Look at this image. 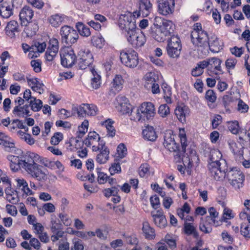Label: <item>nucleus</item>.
I'll use <instances>...</instances> for the list:
<instances>
[{"label": "nucleus", "instance_id": "ea45409f", "mask_svg": "<svg viewBox=\"0 0 250 250\" xmlns=\"http://www.w3.org/2000/svg\"><path fill=\"white\" fill-rule=\"evenodd\" d=\"M160 27L167 36L170 35L173 32L174 25L170 21H164L162 25Z\"/></svg>", "mask_w": 250, "mask_h": 250}, {"label": "nucleus", "instance_id": "c85d7f7f", "mask_svg": "<svg viewBox=\"0 0 250 250\" xmlns=\"http://www.w3.org/2000/svg\"><path fill=\"white\" fill-rule=\"evenodd\" d=\"M65 17L64 15L56 14L48 17V21L52 26L58 27L63 22Z\"/></svg>", "mask_w": 250, "mask_h": 250}, {"label": "nucleus", "instance_id": "f8f14e48", "mask_svg": "<svg viewBox=\"0 0 250 250\" xmlns=\"http://www.w3.org/2000/svg\"><path fill=\"white\" fill-rule=\"evenodd\" d=\"M78 66L81 69H85L93 62V56L87 48H81L78 54Z\"/></svg>", "mask_w": 250, "mask_h": 250}, {"label": "nucleus", "instance_id": "f3484780", "mask_svg": "<svg viewBox=\"0 0 250 250\" xmlns=\"http://www.w3.org/2000/svg\"><path fill=\"white\" fill-rule=\"evenodd\" d=\"M139 4V11L133 12L136 17L138 18L141 13L144 17L147 16L152 10V4L149 0H140Z\"/></svg>", "mask_w": 250, "mask_h": 250}, {"label": "nucleus", "instance_id": "e2e57ef3", "mask_svg": "<svg viewBox=\"0 0 250 250\" xmlns=\"http://www.w3.org/2000/svg\"><path fill=\"white\" fill-rule=\"evenodd\" d=\"M149 168V166L146 163L141 165L139 169L140 176L144 177L146 175L148 174Z\"/></svg>", "mask_w": 250, "mask_h": 250}, {"label": "nucleus", "instance_id": "8fccbe9b", "mask_svg": "<svg viewBox=\"0 0 250 250\" xmlns=\"http://www.w3.org/2000/svg\"><path fill=\"white\" fill-rule=\"evenodd\" d=\"M77 26L80 34L82 36L88 37L91 35L89 28L84 25L82 22H78Z\"/></svg>", "mask_w": 250, "mask_h": 250}, {"label": "nucleus", "instance_id": "9d476101", "mask_svg": "<svg viewBox=\"0 0 250 250\" xmlns=\"http://www.w3.org/2000/svg\"><path fill=\"white\" fill-rule=\"evenodd\" d=\"M182 45L179 38L177 36H172L168 41L167 50L168 55L172 58H177L179 57Z\"/></svg>", "mask_w": 250, "mask_h": 250}, {"label": "nucleus", "instance_id": "412c9836", "mask_svg": "<svg viewBox=\"0 0 250 250\" xmlns=\"http://www.w3.org/2000/svg\"><path fill=\"white\" fill-rule=\"evenodd\" d=\"M151 215L155 224L160 228L165 227L167 223L166 218L161 209L151 212Z\"/></svg>", "mask_w": 250, "mask_h": 250}, {"label": "nucleus", "instance_id": "e433bc0d", "mask_svg": "<svg viewBox=\"0 0 250 250\" xmlns=\"http://www.w3.org/2000/svg\"><path fill=\"white\" fill-rule=\"evenodd\" d=\"M124 81L120 75H117L111 83V88L114 92H119L122 88Z\"/></svg>", "mask_w": 250, "mask_h": 250}, {"label": "nucleus", "instance_id": "c756f323", "mask_svg": "<svg viewBox=\"0 0 250 250\" xmlns=\"http://www.w3.org/2000/svg\"><path fill=\"white\" fill-rule=\"evenodd\" d=\"M16 181L17 183V187L21 189L24 194L26 195L34 194V192L30 189L25 180L23 178H18L16 179Z\"/></svg>", "mask_w": 250, "mask_h": 250}, {"label": "nucleus", "instance_id": "72a5a7b5", "mask_svg": "<svg viewBox=\"0 0 250 250\" xmlns=\"http://www.w3.org/2000/svg\"><path fill=\"white\" fill-rule=\"evenodd\" d=\"M142 230L146 238L149 239L154 238L155 236V230L150 226L147 222L143 223Z\"/></svg>", "mask_w": 250, "mask_h": 250}, {"label": "nucleus", "instance_id": "4d7b16f0", "mask_svg": "<svg viewBox=\"0 0 250 250\" xmlns=\"http://www.w3.org/2000/svg\"><path fill=\"white\" fill-rule=\"evenodd\" d=\"M73 247L71 250H83L84 247L82 241L77 238H74L72 240Z\"/></svg>", "mask_w": 250, "mask_h": 250}, {"label": "nucleus", "instance_id": "338daca9", "mask_svg": "<svg viewBox=\"0 0 250 250\" xmlns=\"http://www.w3.org/2000/svg\"><path fill=\"white\" fill-rule=\"evenodd\" d=\"M59 217L61 221L66 226H70L72 223L71 219L65 213H60Z\"/></svg>", "mask_w": 250, "mask_h": 250}, {"label": "nucleus", "instance_id": "7ed1b4c3", "mask_svg": "<svg viewBox=\"0 0 250 250\" xmlns=\"http://www.w3.org/2000/svg\"><path fill=\"white\" fill-rule=\"evenodd\" d=\"M59 34L61 37V41L66 46L70 47L76 43L79 37L77 30L68 25H63L60 29Z\"/></svg>", "mask_w": 250, "mask_h": 250}, {"label": "nucleus", "instance_id": "9b49d317", "mask_svg": "<svg viewBox=\"0 0 250 250\" xmlns=\"http://www.w3.org/2000/svg\"><path fill=\"white\" fill-rule=\"evenodd\" d=\"M83 143L87 147H91L93 151L97 152L99 150V147L104 145L105 142L101 140L100 135L97 132L92 131L88 133Z\"/></svg>", "mask_w": 250, "mask_h": 250}, {"label": "nucleus", "instance_id": "c03bdc74", "mask_svg": "<svg viewBox=\"0 0 250 250\" xmlns=\"http://www.w3.org/2000/svg\"><path fill=\"white\" fill-rule=\"evenodd\" d=\"M86 109L87 107H85V104H83L79 107L73 108L72 112H74V114L77 113L78 117L83 118L86 115Z\"/></svg>", "mask_w": 250, "mask_h": 250}, {"label": "nucleus", "instance_id": "6e6552de", "mask_svg": "<svg viewBox=\"0 0 250 250\" xmlns=\"http://www.w3.org/2000/svg\"><path fill=\"white\" fill-rule=\"evenodd\" d=\"M120 58L123 64L130 68H134L138 64V54L134 50L121 51Z\"/></svg>", "mask_w": 250, "mask_h": 250}, {"label": "nucleus", "instance_id": "774afa93", "mask_svg": "<svg viewBox=\"0 0 250 250\" xmlns=\"http://www.w3.org/2000/svg\"><path fill=\"white\" fill-rule=\"evenodd\" d=\"M42 62L40 60H34L31 61V65L35 72L38 73L41 71Z\"/></svg>", "mask_w": 250, "mask_h": 250}, {"label": "nucleus", "instance_id": "69168bd1", "mask_svg": "<svg viewBox=\"0 0 250 250\" xmlns=\"http://www.w3.org/2000/svg\"><path fill=\"white\" fill-rule=\"evenodd\" d=\"M249 108L248 104H247L242 100H239L237 105V109L241 113H246L248 112Z\"/></svg>", "mask_w": 250, "mask_h": 250}, {"label": "nucleus", "instance_id": "bb28decb", "mask_svg": "<svg viewBox=\"0 0 250 250\" xmlns=\"http://www.w3.org/2000/svg\"><path fill=\"white\" fill-rule=\"evenodd\" d=\"M142 134L145 140L150 141H154L157 138L156 131L154 128L151 126H146V128L143 129Z\"/></svg>", "mask_w": 250, "mask_h": 250}, {"label": "nucleus", "instance_id": "0e129e2a", "mask_svg": "<svg viewBox=\"0 0 250 250\" xmlns=\"http://www.w3.org/2000/svg\"><path fill=\"white\" fill-rule=\"evenodd\" d=\"M48 48L56 52H58L59 48V41L56 38H52L50 40L49 45Z\"/></svg>", "mask_w": 250, "mask_h": 250}, {"label": "nucleus", "instance_id": "603ef678", "mask_svg": "<svg viewBox=\"0 0 250 250\" xmlns=\"http://www.w3.org/2000/svg\"><path fill=\"white\" fill-rule=\"evenodd\" d=\"M25 129L26 126L24 125L21 121L18 119L14 120L12 121L9 128L11 131L16 128Z\"/></svg>", "mask_w": 250, "mask_h": 250}, {"label": "nucleus", "instance_id": "f03ea898", "mask_svg": "<svg viewBox=\"0 0 250 250\" xmlns=\"http://www.w3.org/2000/svg\"><path fill=\"white\" fill-rule=\"evenodd\" d=\"M156 114L154 105L150 102H144L137 109L133 120L143 122L146 118L147 120L152 119Z\"/></svg>", "mask_w": 250, "mask_h": 250}, {"label": "nucleus", "instance_id": "79ce46f5", "mask_svg": "<svg viewBox=\"0 0 250 250\" xmlns=\"http://www.w3.org/2000/svg\"><path fill=\"white\" fill-rule=\"evenodd\" d=\"M156 75L153 72L147 73L144 77V86L147 88L149 85L153 84L156 81Z\"/></svg>", "mask_w": 250, "mask_h": 250}, {"label": "nucleus", "instance_id": "3c124183", "mask_svg": "<svg viewBox=\"0 0 250 250\" xmlns=\"http://www.w3.org/2000/svg\"><path fill=\"white\" fill-rule=\"evenodd\" d=\"M88 126V122L84 120L81 126L78 127V131L77 132V137L81 138L87 131Z\"/></svg>", "mask_w": 250, "mask_h": 250}, {"label": "nucleus", "instance_id": "4468645a", "mask_svg": "<svg viewBox=\"0 0 250 250\" xmlns=\"http://www.w3.org/2000/svg\"><path fill=\"white\" fill-rule=\"evenodd\" d=\"M174 0H159L158 1V11L164 16L172 14L174 10Z\"/></svg>", "mask_w": 250, "mask_h": 250}, {"label": "nucleus", "instance_id": "f257e3e1", "mask_svg": "<svg viewBox=\"0 0 250 250\" xmlns=\"http://www.w3.org/2000/svg\"><path fill=\"white\" fill-rule=\"evenodd\" d=\"M23 168L32 177L39 181L46 179L47 175L43 171L42 166L38 165L33 159L30 158V154L28 152L24 156Z\"/></svg>", "mask_w": 250, "mask_h": 250}, {"label": "nucleus", "instance_id": "58836bf2", "mask_svg": "<svg viewBox=\"0 0 250 250\" xmlns=\"http://www.w3.org/2000/svg\"><path fill=\"white\" fill-rule=\"evenodd\" d=\"M13 14L12 9L8 3L3 2L0 7V15L3 18H8Z\"/></svg>", "mask_w": 250, "mask_h": 250}, {"label": "nucleus", "instance_id": "2f4dec72", "mask_svg": "<svg viewBox=\"0 0 250 250\" xmlns=\"http://www.w3.org/2000/svg\"><path fill=\"white\" fill-rule=\"evenodd\" d=\"M25 27L24 29V33L28 37H32L36 35L39 29V26L36 23L28 22L26 25H24Z\"/></svg>", "mask_w": 250, "mask_h": 250}, {"label": "nucleus", "instance_id": "cd10ccee", "mask_svg": "<svg viewBox=\"0 0 250 250\" xmlns=\"http://www.w3.org/2000/svg\"><path fill=\"white\" fill-rule=\"evenodd\" d=\"M29 85L31 87L32 89L39 94L43 92V84L41 83L37 78H31L27 80Z\"/></svg>", "mask_w": 250, "mask_h": 250}, {"label": "nucleus", "instance_id": "a878e982", "mask_svg": "<svg viewBox=\"0 0 250 250\" xmlns=\"http://www.w3.org/2000/svg\"><path fill=\"white\" fill-rule=\"evenodd\" d=\"M18 23L16 21H9L5 27L6 34L11 38H14L15 33L18 32Z\"/></svg>", "mask_w": 250, "mask_h": 250}, {"label": "nucleus", "instance_id": "6ab92c4d", "mask_svg": "<svg viewBox=\"0 0 250 250\" xmlns=\"http://www.w3.org/2000/svg\"><path fill=\"white\" fill-rule=\"evenodd\" d=\"M189 108L184 105L177 106L174 111L176 116L182 123L186 122V117L189 115Z\"/></svg>", "mask_w": 250, "mask_h": 250}, {"label": "nucleus", "instance_id": "37998d69", "mask_svg": "<svg viewBox=\"0 0 250 250\" xmlns=\"http://www.w3.org/2000/svg\"><path fill=\"white\" fill-rule=\"evenodd\" d=\"M29 103L32 110L35 112L39 111L42 106V101L37 99L35 97L31 98V100L29 101Z\"/></svg>", "mask_w": 250, "mask_h": 250}, {"label": "nucleus", "instance_id": "4be33fe9", "mask_svg": "<svg viewBox=\"0 0 250 250\" xmlns=\"http://www.w3.org/2000/svg\"><path fill=\"white\" fill-rule=\"evenodd\" d=\"M208 59L210 70L211 71L212 69H213V72L216 75L223 73V72L221 67L222 61L220 59L216 57H212Z\"/></svg>", "mask_w": 250, "mask_h": 250}, {"label": "nucleus", "instance_id": "393cba45", "mask_svg": "<svg viewBox=\"0 0 250 250\" xmlns=\"http://www.w3.org/2000/svg\"><path fill=\"white\" fill-rule=\"evenodd\" d=\"M208 48L213 52H218L222 49V42L215 36L211 37L208 41Z\"/></svg>", "mask_w": 250, "mask_h": 250}, {"label": "nucleus", "instance_id": "6e6d98bb", "mask_svg": "<svg viewBox=\"0 0 250 250\" xmlns=\"http://www.w3.org/2000/svg\"><path fill=\"white\" fill-rule=\"evenodd\" d=\"M119 190L116 187H112L111 188H107L104 189L103 193L104 195L106 197H109L111 196L118 194Z\"/></svg>", "mask_w": 250, "mask_h": 250}, {"label": "nucleus", "instance_id": "20e7f679", "mask_svg": "<svg viewBox=\"0 0 250 250\" xmlns=\"http://www.w3.org/2000/svg\"><path fill=\"white\" fill-rule=\"evenodd\" d=\"M191 39L193 44L198 47V50L204 52L205 54L208 52L209 38L206 31H192Z\"/></svg>", "mask_w": 250, "mask_h": 250}, {"label": "nucleus", "instance_id": "a19ab883", "mask_svg": "<svg viewBox=\"0 0 250 250\" xmlns=\"http://www.w3.org/2000/svg\"><path fill=\"white\" fill-rule=\"evenodd\" d=\"M62 225L60 223L56 215L52 214L51 215L50 218V228L51 231H56L58 229H61Z\"/></svg>", "mask_w": 250, "mask_h": 250}, {"label": "nucleus", "instance_id": "423d86ee", "mask_svg": "<svg viewBox=\"0 0 250 250\" xmlns=\"http://www.w3.org/2000/svg\"><path fill=\"white\" fill-rule=\"evenodd\" d=\"M137 18L134 13L128 11L121 14L119 19V26L122 30H124L125 33L136 27L135 18Z\"/></svg>", "mask_w": 250, "mask_h": 250}, {"label": "nucleus", "instance_id": "b1692460", "mask_svg": "<svg viewBox=\"0 0 250 250\" xmlns=\"http://www.w3.org/2000/svg\"><path fill=\"white\" fill-rule=\"evenodd\" d=\"M28 153L30 154V158L33 159L37 163H40L45 167L53 168V162L50 161L46 158L42 157L35 153L31 152Z\"/></svg>", "mask_w": 250, "mask_h": 250}, {"label": "nucleus", "instance_id": "680f3d73", "mask_svg": "<svg viewBox=\"0 0 250 250\" xmlns=\"http://www.w3.org/2000/svg\"><path fill=\"white\" fill-rule=\"evenodd\" d=\"M237 62V61L236 59L233 58H228L225 62L226 68L228 70L234 69Z\"/></svg>", "mask_w": 250, "mask_h": 250}, {"label": "nucleus", "instance_id": "ddd939ff", "mask_svg": "<svg viewBox=\"0 0 250 250\" xmlns=\"http://www.w3.org/2000/svg\"><path fill=\"white\" fill-rule=\"evenodd\" d=\"M208 170L210 176L216 181H222L226 177V168L217 163L209 164Z\"/></svg>", "mask_w": 250, "mask_h": 250}, {"label": "nucleus", "instance_id": "dca6fc26", "mask_svg": "<svg viewBox=\"0 0 250 250\" xmlns=\"http://www.w3.org/2000/svg\"><path fill=\"white\" fill-rule=\"evenodd\" d=\"M116 101L118 104L116 107L120 113L123 114H127L131 112L132 106L125 97L118 96L116 98Z\"/></svg>", "mask_w": 250, "mask_h": 250}, {"label": "nucleus", "instance_id": "5fc2aeb1", "mask_svg": "<svg viewBox=\"0 0 250 250\" xmlns=\"http://www.w3.org/2000/svg\"><path fill=\"white\" fill-rule=\"evenodd\" d=\"M63 135L61 132H56L51 137L50 143L53 145H57L63 139Z\"/></svg>", "mask_w": 250, "mask_h": 250}, {"label": "nucleus", "instance_id": "0eeeda50", "mask_svg": "<svg viewBox=\"0 0 250 250\" xmlns=\"http://www.w3.org/2000/svg\"><path fill=\"white\" fill-rule=\"evenodd\" d=\"M127 41L134 47H139L143 46L146 42L145 35L140 29L136 27L125 33Z\"/></svg>", "mask_w": 250, "mask_h": 250}, {"label": "nucleus", "instance_id": "c9c22d12", "mask_svg": "<svg viewBox=\"0 0 250 250\" xmlns=\"http://www.w3.org/2000/svg\"><path fill=\"white\" fill-rule=\"evenodd\" d=\"M93 77L91 81V85L93 89H98L101 84V77L99 74L93 68H89Z\"/></svg>", "mask_w": 250, "mask_h": 250}, {"label": "nucleus", "instance_id": "bf43d9fd", "mask_svg": "<svg viewBox=\"0 0 250 250\" xmlns=\"http://www.w3.org/2000/svg\"><path fill=\"white\" fill-rule=\"evenodd\" d=\"M118 157L120 158H123L126 155L127 149L123 144H120L117 148Z\"/></svg>", "mask_w": 250, "mask_h": 250}, {"label": "nucleus", "instance_id": "09e8293b", "mask_svg": "<svg viewBox=\"0 0 250 250\" xmlns=\"http://www.w3.org/2000/svg\"><path fill=\"white\" fill-rule=\"evenodd\" d=\"M185 233L188 235H193L195 237L198 236V233L194 227L191 223H186L184 225Z\"/></svg>", "mask_w": 250, "mask_h": 250}, {"label": "nucleus", "instance_id": "a18cd8bd", "mask_svg": "<svg viewBox=\"0 0 250 250\" xmlns=\"http://www.w3.org/2000/svg\"><path fill=\"white\" fill-rule=\"evenodd\" d=\"M162 88L164 93V98L167 104H171L172 102L171 99L172 93L170 87L167 84H163Z\"/></svg>", "mask_w": 250, "mask_h": 250}, {"label": "nucleus", "instance_id": "864d4df0", "mask_svg": "<svg viewBox=\"0 0 250 250\" xmlns=\"http://www.w3.org/2000/svg\"><path fill=\"white\" fill-rule=\"evenodd\" d=\"M240 232L245 238H250V224L242 223L241 226Z\"/></svg>", "mask_w": 250, "mask_h": 250}, {"label": "nucleus", "instance_id": "a211bd4d", "mask_svg": "<svg viewBox=\"0 0 250 250\" xmlns=\"http://www.w3.org/2000/svg\"><path fill=\"white\" fill-rule=\"evenodd\" d=\"M34 16V11L29 6H24L21 10L19 14L20 19L21 25H26L30 22Z\"/></svg>", "mask_w": 250, "mask_h": 250}, {"label": "nucleus", "instance_id": "13d9d810", "mask_svg": "<svg viewBox=\"0 0 250 250\" xmlns=\"http://www.w3.org/2000/svg\"><path fill=\"white\" fill-rule=\"evenodd\" d=\"M158 113L162 117H165L170 113L169 107L167 104H162L159 106Z\"/></svg>", "mask_w": 250, "mask_h": 250}, {"label": "nucleus", "instance_id": "7c9ffc66", "mask_svg": "<svg viewBox=\"0 0 250 250\" xmlns=\"http://www.w3.org/2000/svg\"><path fill=\"white\" fill-rule=\"evenodd\" d=\"M29 113L30 111L28 105H24L22 106L16 105L13 110V113L19 117H24L25 116H30Z\"/></svg>", "mask_w": 250, "mask_h": 250}, {"label": "nucleus", "instance_id": "5701e85b", "mask_svg": "<svg viewBox=\"0 0 250 250\" xmlns=\"http://www.w3.org/2000/svg\"><path fill=\"white\" fill-rule=\"evenodd\" d=\"M100 153L96 157V161L100 164H104L109 158V151L105 144L99 147Z\"/></svg>", "mask_w": 250, "mask_h": 250}, {"label": "nucleus", "instance_id": "473e14b6", "mask_svg": "<svg viewBox=\"0 0 250 250\" xmlns=\"http://www.w3.org/2000/svg\"><path fill=\"white\" fill-rule=\"evenodd\" d=\"M229 148L236 155H242L243 153V146L240 144H236V143L232 140H229L228 141Z\"/></svg>", "mask_w": 250, "mask_h": 250}, {"label": "nucleus", "instance_id": "de8ad7c7", "mask_svg": "<svg viewBox=\"0 0 250 250\" xmlns=\"http://www.w3.org/2000/svg\"><path fill=\"white\" fill-rule=\"evenodd\" d=\"M229 130L233 134H237L239 132L240 126L237 121L229 122L228 123Z\"/></svg>", "mask_w": 250, "mask_h": 250}, {"label": "nucleus", "instance_id": "1a4fd4ad", "mask_svg": "<svg viewBox=\"0 0 250 250\" xmlns=\"http://www.w3.org/2000/svg\"><path fill=\"white\" fill-rule=\"evenodd\" d=\"M62 64L66 67H71L76 62V56L73 49L69 46H65L60 50Z\"/></svg>", "mask_w": 250, "mask_h": 250}, {"label": "nucleus", "instance_id": "f704fd0d", "mask_svg": "<svg viewBox=\"0 0 250 250\" xmlns=\"http://www.w3.org/2000/svg\"><path fill=\"white\" fill-rule=\"evenodd\" d=\"M150 35L151 37L159 42H164L167 37L160 27L156 28L154 30H152Z\"/></svg>", "mask_w": 250, "mask_h": 250}, {"label": "nucleus", "instance_id": "39448f33", "mask_svg": "<svg viewBox=\"0 0 250 250\" xmlns=\"http://www.w3.org/2000/svg\"><path fill=\"white\" fill-rule=\"evenodd\" d=\"M226 179L235 189H239L243 186L245 176L243 172L236 167L227 171Z\"/></svg>", "mask_w": 250, "mask_h": 250}, {"label": "nucleus", "instance_id": "052dcab7", "mask_svg": "<svg viewBox=\"0 0 250 250\" xmlns=\"http://www.w3.org/2000/svg\"><path fill=\"white\" fill-rule=\"evenodd\" d=\"M85 107H87L86 115L89 116H95L97 114V107L94 104H85Z\"/></svg>", "mask_w": 250, "mask_h": 250}, {"label": "nucleus", "instance_id": "4c0bfd02", "mask_svg": "<svg viewBox=\"0 0 250 250\" xmlns=\"http://www.w3.org/2000/svg\"><path fill=\"white\" fill-rule=\"evenodd\" d=\"M222 156V154L219 150H211L209 155V160L211 162L209 164L217 163L218 165H222V163L220 162Z\"/></svg>", "mask_w": 250, "mask_h": 250}, {"label": "nucleus", "instance_id": "aec40b11", "mask_svg": "<svg viewBox=\"0 0 250 250\" xmlns=\"http://www.w3.org/2000/svg\"><path fill=\"white\" fill-rule=\"evenodd\" d=\"M7 159L10 161V167L12 170L16 171L18 170L21 167L23 168L24 159H22L18 156L11 154L7 156Z\"/></svg>", "mask_w": 250, "mask_h": 250}, {"label": "nucleus", "instance_id": "49530a36", "mask_svg": "<svg viewBox=\"0 0 250 250\" xmlns=\"http://www.w3.org/2000/svg\"><path fill=\"white\" fill-rule=\"evenodd\" d=\"M91 42L94 46L100 49L103 48L105 43V41L101 36L92 37Z\"/></svg>", "mask_w": 250, "mask_h": 250}, {"label": "nucleus", "instance_id": "2eb2a0df", "mask_svg": "<svg viewBox=\"0 0 250 250\" xmlns=\"http://www.w3.org/2000/svg\"><path fill=\"white\" fill-rule=\"evenodd\" d=\"M175 137L170 132H167L164 136V145L170 152H176L179 149L178 144L175 142Z\"/></svg>", "mask_w": 250, "mask_h": 250}]
</instances>
